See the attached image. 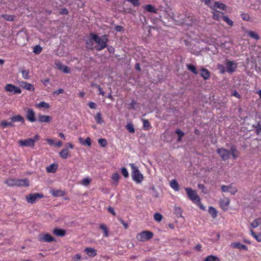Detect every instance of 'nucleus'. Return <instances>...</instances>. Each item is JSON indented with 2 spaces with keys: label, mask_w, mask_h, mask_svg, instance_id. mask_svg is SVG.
I'll return each mask as SVG.
<instances>
[{
  "label": "nucleus",
  "mask_w": 261,
  "mask_h": 261,
  "mask_svg": "<svg viewBox=\"0 0 261 261\" xmlns=\"http://www.w3.org/2000/svg\"><path fill=\"white\" fill-rule=\"evenodd\" d=\"M92 37L94 41L97 44V46L95 47L96 50L100 51L107 47L108 40L106 36L99 37L96 34H92Z\"/></svg>",
  "instance_id": "nucleus-1"
},
{
  "label": "nucleus",
  "mask_w": 261,
  "mask_h": 261,
  "mask_svg": "<svg viewBox=\"0 0 261 261\" xmlns=\"http://www.w3.org/2000/svg\"><path fill=\"white\" fill-rule=\"evenodd\" d=\"M129 166L132 169L133 179L137 184L141 183L144 179L143 174L140 172L138 168L134 164H129Z\"/></svg>",
  "instance_id": "nucleus-2"
},
{
  "label": "nucleus",
  "mask_w": 261,
  "mask_h": 261,
  "mask_svg": "<svg viewBox=\"0 0 261 261\" xmlns=\"http://www.w3.org/2000/svg\"><path fill=\"white\" fill-rule=\"evenodd\" d=\"M5 183L10 187H28L29 185V181L27 179L9 178L5 181Z\"/></svg>",
  "instance_id": "nucleus-3"
},
{
  "label": "nucleus",
  "mask_w": 261,
  "mask_h": 261,
  "mask_svg": "<svg viewBox=\"0 0 261 261\" xmlns=\"http://www.w3.org/2000/svg\"><path fill=\"white\" fill-rule=\"evenodd\" d=\"M39 139V136L36 135L33 138H28L25 140H19L18 143L20 146L22 147H34L35 143Z\"/></svg>",
  "instance_id": "nucleus-4"
},
{
  "label": "nucleus",
  "mask_w": 261,
  "mask_h": 261,
  "mask_svg": "<svg viewBox=\"0 0 261 261\" xmlns=\"http://www.w3.org/2000/svg\"><path fill=\"white\" fill-rule=\"evenodd\" d=\"M153 236V234L150 231H143L137 235L136 238L140 242H145L149 240Z\"/></svg>",
  "instance_id": "nucleus-5"
},
{
  "label": "nucleus",
  "mask_w": 261,
  "mask_h": 261,
  "mask_svg": "<svg viewBox=\"0 0 261 261\" xmlns=\"http://www.w3.org/2000/svg\"><path fill=\"white\" fill-rule=\"evenodd\" d=\"M185 190L188 195V198L194 203L199 202L200 198L197 195L196 192L191 188H186Z\"/></svg>",
  "instance_id": "nucleus-6"
},
{
  "label": "nucleus",
  "mask_w": 261,
  "mask_h": 261,
  "mask_svg": "<svg viewBox=\"0 0 261 261\" xmlns=\"http://www.w3.org/2000/svg\"><path fill=\"white\" fill-rule=\"evenodd\" d=\"M44 195L41 193H31L25 196L27 201L31 204H34L39 199L42 198Z\"/></svg>",
  "instance_id": "nucleus-7"
},
{
  "label": "nucleus",
  "mask_w": 261,
  "mask_h": 261,
  "mask_svg": "<svg viewBox=\"0 0 261 261\" xmlns=\"http://www.w3.org/2000/svg\"><path fill=\"white\" fill-rule=\"evenodd\" d=\"M226 70L229 73L234 72L237 68V63L228 60L225 61Z\"/></svg>",
  "instance_id": "nucleus-8"
},
{
  "label": "nucleus",
  "mask_w": 261,
  "mask_h": 261,
  "mask_svg": "<svg viewBox=\"0 0 261 261\" xmlns=\"http://www.w3.org/2000/svg\"><path fill=\"white\" fill-rule=\"evenodd\" d=\"M217 152L219 154L223 161H226L230 158V151L225 148H219L217 149Z\"/></svg>",
  "instance_id": "nucleus-9"
},
{
  "label": "nucleus",
  "mask_w": 261,
  "mask_h": 261,
  "mask_svg": "<svg viewBox=\"0 0 261 261\" xmlns=\"http://www.w3.org/2000/svg\"><path fill=\"white\" fill-rule=\"evenodd\" d=\"M5 90L13 94H20L21 92V90L19 88L10 84L6 85Z\"/></svg>",
  "instance_id": "nucleus-10"
},
{
  "label": "nucleus",
  "mask_w": 261,
  "mask_h": 261,
  "mask_svg": "<svg viewBox=\"0 0 261 261\" xmlns=\"http://www.w3.org/2000/svg\"><path fill=\"white\" fill-rule=\"evenodd\" d=\"M25 117L27 120L31 122H34L36 121L35 112L32 109H27Z\"/></svg>",
  "instance_id": "nucleus-11"
},
{
  "label": "nucleus",
  "mask_w": 261,
  "mask_h": 261,
  "mask_svg": "<svg viewBox=\"0 0 261 261\" xmlns=\"http://www.w3.org/2000/svg\"><path fill=\"white\" fill-rule=\"evenodd\" d=\"M39 241L44 242H51L55 241V239L49 234L45 233L40 234L39 237Z\"/></svg>",
  "instance_id": "nucleus-12"
},
{
  "label": "nucleus",
  "mask_w": 261,
  "mask_h": 261,
  "mask_svg": "<svg viewBox=\"0 0 261 261\" xmlns=\"http://www.w3.org/2000/svg\"><path fill=\"white\" fill-rule=\"evenodd\" d=\"M38 120L40 123H48L52 120V117L49 116L39 114L38 116Z\"/></svg>",
  "instance_id": "nucleus-13"
},
{
  "label": "nucleus",
  "mask_w": 261,
  "mask_h": 261,
  "mask_svg": "<svg viewBox=\"0 0 261 261\" xmlns=\"http://www.w3.org/2000/svg\"><path fill=\"white\" fill-rule=\"evenodd\" d=\"M10 120L12 121L13 123H14V122H19L22 124H24L25 122L24 117L20 115L12 116L10 118Z\"/></svg>",
  "instance_id": "nucleus-14"
},
{
  "label": "nucleus",
  "mask_w": 261,
  "mask_h": 261,
  "mask_svg": "<svg viewBox=\"0 0 261 261\" xmlns=\"http://www.w3.org/2000/svg\"><path fill=\"white\" fill-rule=\"evenodd\" d=\"M230 246L232 248L239 249L240 250H248V247L246 245H243L240 242H233L231 244Z\"/></svg>",
  "instance_id": "nucleus-15"
},
{
  "label": "nucleus",
  "mask_w": 261,
  "mask_h": 261,
  "mask_svg": "<svg viewBox=\"0 0 261 261\" xmlns=\"http://www.w3.org/2000/svg\"><path fill=\"white\" fill-rule=\"evenodd\" d=\"M213 10H216V9H220L222 10H226V6L225 4L220 3L219 2H215L213 4L212 8Z\"/></svg>",
  "instance_id": "nucleus-16"
},
{
  "label": "nucleus",
  "mask_w": 261,
  "mask_h": 261,
  "mask_svg": "<svg viewBox=\"0 0 261 261\" xmlns=\"http://www.w3.org/2000/svg\"><path fill=\"white\" fill-rule=\"evenodd\" d=\"M21 86L24 89L30 91H34L35 90V88L33 85L25 82H22L21 83Z\"/></svg>",
  "instance_id": "nucleus-17"
},
{
  "label": "nucleus",
  "mask_w": 261,
  "mask_h": 261,
  "mask_svg": "<svg viewBox=\"0 0 261 261\" xmlns=\"http://www.w3.org/2000/svg\"><path fill=\"white\" fill-rule=\"evenodd\" d=\"M92 33H91L90 34L89 38L86 40V43L87 48L91 50H93L94 47L93 46L94 40L92 39Z\"/></svg>",
  "instance_id": "nucleus-18"
},
{
  "label": "nucleus",
  "mask_w": 261,
  "mask_h": 261,
  "mask_svg": "<svg viewBox=\"0 0 261 261\" xmlns=\"http://www.w3.org/2000/svg\"><path fill=\"white\" fill-rule=\"evenodd\" d=\"M60 156L63 159H66L69 157H70V154H69V152L67 148L63 149L59 153Z\"/></svg>",
  "instance_id": "nucleus-19"
},
{
  "label": "nucleus",
  "mask_w": 261,
  "mask_h": 261,
  "mask_svg": "<svg viewBox=\"0 0 261 261\" xmlns=\"http://www.w3.org/2000/svg\"><path fill=\"white\" fill-rule=\"evenodd\" d=\"M144 10L148 12H151L153 13H157V9L154 8V6H153L151 5H146L144 6L143 7Z\"/></svg>",
  "instance_id": "nucleus-20"
},
{
  "label": "nucleus",
  "mask_w": 261,
  "mask_h": 261,
  "mask_svg": "<svg viewBox=\"0 0 261 261\" xmlns=\"http://www.w3.org/2000/svg\"><path fill=\"white\" fill-rule=\"evenodd\" d=\"M85 251L88 256L91 257H94L96 255V250L92 248H86Z\"/></svg>",
  "instance_id": "nucleus-21"
},
{
  "label": "nucleus",
  "mask_w": 261,
  "mask_h": 261,
  "mask_svg": "<svg viewBox=\"0 0 261 261\" xmlns=\"http://www.w3.org/2000/svg\"><path fill=\"white\" fill-rule=\"evenodd\" d=\"M58 168V165L56 164H52L46 168V171L48 173H54Z\"/></svg>",
  "instance_id": "nucleus-22"
},
{
  "label": "nucleus",
  "mask_w": 261,
  "mask_h": 261,
  "mask_svg": "<svg viewBox=\"0 0 261 261\" xmlns=\"http://www.w3.org/2000/svg\"><path fill=\"white\" fill-rule=\"evenodd\" d=\"M53 232L54 234L58 237H63L66 234V231L65 230L59 228L54 229Z\"/></svg>",
  "instance_id": "nucleus-23"
},
{
  "label": "nucleus",
  "mask_w": 261,
  "mask_h": 261,
  "mask_svg": "<svg viewBox=\"0 0 261 261\" xmlns=\"http://www.w3.org/2000/svg\"><path fill=\"white\" fill-rule=\"evenodd\" d=\"M200 75L204 79V80H207L210 77V73L207 69L202 68L201 69Z\"/></svg>",
  "instance_id": "nucleus-24"
},
{
  "label": "nucleus",
  "mask_w": 261,
  "mask_h": 261,
  "mask_svg": "<svg viewBox=\"0 0 261 261\" xmlns=\"http://www.w3.org/2000/svg\"><path fill=\"white\" fill-rule=\"evenodd\" d=\"M203 261H221V260L219 257L216 255H210L205 257Z\"/></svg>",
  "instance_id": "nucleus-25"
},
{
  "label": "nucleus",
  "mask_w": 261,
  "mask_h": 261,
  "mask_svg": "<svg viewBox=\"0 0 261 261\" xmlns=\"http://www.w3.org/2000/svg\"><path fill=\"white\" fill-rule=\"evenodd\" d=\"M1 126L3 128H6L7 127H14L15 126L14 124L13 123L11 120L10 122H8L6 120H3L1 122Z\"/></svg>",
  "instance_id": "nucleus-26"
},
{
  "label": "nucleus",
  "mask_w": 261,
  "mask_h": 261,
  "mask_svg": "<svg viewBox=\"0 0 261 261\" xmlns=\"http://www.w3.org/2000/svg\"><path fill=\"white\" fill-rule=\"evenodd\" d=\"M170 186L175 191H178L179 190L178 184L175 179H173L170 181Z\"/></svg>",
  "instance_id": "nucleus-27"
},
{
  "label": "nucleus",
  "mask_w": 261,
  "mask_h": 261,
  "mask_svg": "<svg viewBox=\"0 0 261 261\" xmlns=\"http://www.w3.org/2000/svg\"><path fill=\"white\" fill-rule=\"evenodd\" d=\"M230 201L228 199H226L223 200H221L220 206L223 210H227L228 205H229Z\"/></svg>",
  "instance_id": "nucleus-28"
},
{
  "label": "nucleus",
  "mask_w": 261,
  "mask_h": 261,
  "mask_svg": "<svg viewBox=\"0 0 261 261\" xmlns=\"http://www.w3.org/2000/svg\"><path fill=\"white\" fill-rule=\"evenodd\" d=\"M208 213L212 216L213 218H216L217 216V211L213 206H210L208 208Z\"/></svg>",
  "instance_id": "nucleus-29"
},
{
  "label": "nucleus",
  "mask_w": 261,
  "mask_h": 261,
  "mask_svg": "<svg viewBox=\"0 0 261 261\" xmlns=\"http://www.w3.org/2000/svg\"><path fill=\"white\" fill-rule=\"evenodd\" d=\"M187 69L193 73L194 74H198V70L196 69V67L192 64H187Z\"/></svg>",
  "instance_id": "nucleus-30"
},
{
  "label": "nucleus",
  "mask_w": 261,
  "mask_h": 261,
  "mask_svg": "<svg viewBox=\"0 0 261 261\" xmlns=\"http://www.w3.org/2000/svg\"><path fill=\"white\" fill-rule=\"evenodd\" d=\"M247 34L252 38L255 39L256 40L259 39L258 35L253 31H249L247 32Z\"/></svg>",
  "instance_id": "nucleus-31"
},
{
  "label": "nucleus",
  "mask_w": 261,
  "mask_h": 261,
  "mask_svg": "<svg viewBox=\"0 0 261 261\" xmlns=\"http://www.w3.org/2000/svg\"><path fill=\"white\" fill-rule=\"evenodd\" d=\"M261 224V219L257 218L255 219L251 224L253 228H256Z\"/></svg>",
  "instance_id": "nucleus-32"
},
{
  "label": "nucleus",
  "mask_w": 261,
  "mask_h": 261,
  "mask_svg": "<svg viewBox=\"0 0 261 261\" xmlns=\"http://www.w3.org/2000/svg\"><path fill=\"white\" fill-rule=\"evenodd\" d=\"M143 123V127L145 130H148L150 127V124L149 121L147 119H142Z\"/></svg>",
  "instance_id": "nucleus-33"
},
{
  "label": "nucleus",
  "mask_w": 261,
  "mask_h": 261,
  "mask_svg": "<svg viewBox=\"0 0 261 261\" xmlns=\"http://www.w3.org/2000/svg\"><path fill=\"white\" fill-rule=\"evenodd\" d=\"M251 235L258 242H261V233L256 234L252 230H250Z\"/></svg>",
  "instance_id": "nucleus-34"
},
{
  "label": "nucleus",
  "mask_w": 261,
  "mask_h": 261,
  "mask_svg": "<svg viewBox=\"0 0 261 261\" xmlns=\"http://www.w3.org/2000/svg\"><path fill=\"white\" fill-rule=\"evenodd\" d=\"M36 107L40 108H43L45 109H48L49 108V105L48 103L46 102L42 101L39 103H37L36 105Z\"/></svg>",
  "instance_id": "nucleus-35"
},
{
  "label": "nucleus",
  "mask_w": 261,
  "mask_h": 261,
  "mask_svg": "<svg viewBox=\"0 0 261 261\" xmlns=\"http://www.w3.org/2000/svg\"><path fill=\"white\" fill-rule=\"evenodd\" d=\"M99 227L103 231L104 236L106 237H108L109 230H108L107 226L105 224H102L100 225Z\"/></svg>",
  "instance_id": "nucleus-36"
},
{
  "label": "nucleus",
  "mask_w": 261,
  "mask_h": 261,
  "mask_svg": "<svg viewBox=\"0 0 261 261\" xmlns=\"http://www.w3.org/2000/svg\"><path fill=\"white\" fill-rule=\"evenodd\" d=\"M1 17L3 18L5 20L9 21H12L14 20V16L12 15L2 14Z\"/></svg>",
  "instance_id": "nucleus-37"
},
{
  "label": "nucleus",
  "mask_w": 261,
  "mask_h": 261,
  "mask_svg": "<svg viewBox=\"0 0 261 261\" xmlns=\"http://www.w3.org/2000/svg\"><path fill=\"white\" fill-rule=\"evenodd\" d=\"M230 154L232 155L233 159H236L237 157V154H236V152L237 151V148L235 146H231L230 147Z\"/></svg>",
  "instance_id": "nucleus-38"
},
{
  "label": "nucleus",
  "mask_w": 261,
  "mask_h": 261,
  "mask_svg": "<svg viewBox=\"0 0 261 261\" xmlns=\"http://www.w3.org/2000/svg\"><path fill=\"white\" fill-rule=\"evenodd\" d=\"M175 214L178 217H182V211L180 207H175Z\"/></svg>",
  "instance_id": "nucleus-39"
},
{
  "label": "nucleus",
  "mask_w": 261,
  "mask_h": 261,
  "mask_svg": "<svg viewBox=\"0 0 261 261\" xmlns=\"http://www.w3.org/2000/svg\"><path fill=\"white\" fill-rule=\"evenodd\" d=\"M223 20L230 27L233 25V22L231 20H230L226 15L223 16Z\"/></svg>",
  "instance_id": "nucleus-40"
},
{
  "label": "nucleus",
  "mask_w": 261,
  "mask_h": 261,
  "mask_svg": "<svg viewBox=\"0 0 261 261\" xmlns=\"http://www.w3.org/2000/svg\"><path fill=\"white\" fill-rule=\"evenodd\" d=\"M95 119L97 123L101 124L103 122L101 115L100 113H97L96 114Z\"/></svg>",
  "instance_id": "nucleus-41"
},
{
  "label": "nucleus",
  "mask_w": 261,
  "mask_h": 261,
  "mask_svg": "<svg viewBox=\"0 0 261 261\" xmlns=\"http://www.w3.org/2000/svg\"><path fill=\"white\" fill-rule=\"evenodd\" d=\"M42 47L40 45H37L34 47L33 52L35 54H39L42 51Z\"/></svg>",
  "instance_id": "nucleus-42"
},
{
  "label": "nucleus",
  "mask_w": 261,
  "mask_h": 261,
  "mask_svg": "<svg viewBox=\"0 0 261 261\" xmlns=\"http://www.w3.org/2000/svg\"><path fill=\"white\" fill-rule=\"evenodd\" d=\"M217 68L222 74L224 73L226 71L225 66L222 64H218L217 65Z\"/></svg>",
  "instance_id": "nucleus-43"
},
{
  "label": "nucleus",
  "mask_w": 261,
  "mask_h": 261,
  "mask_svg": "<svg viewBox=\"0 0 261 261\" xmlns=\"http://www.w3.org/2000/svg\"><path fill=\"white\" fill-rule=\"evenodd\" d=\"M22 76L25 80L29 79L30 78L29 71L27 70H21Z\"/></svg>",
  "instance_id": "nucleus-44"
},
{
  "label": "nucleus",
  "mask_w": 261,
  "mask_h": 261,
  "mask_svg": "<svg viewBox=\"0 0 261 261\" xmlns=\"http://www.w3.org/2000/svg\"><path fill=\"white\" fill-rule=\"evenodd\" d=\"M119 174L118 173H115L112 175V179L113 181L116 184L119 181Z\"/></svg>",
  "instance_id": "nucleus-45"
},
{
  "label": "nucleus",
  "mask_w": 261,
  "mask_h": 261,
  "mask_svg": "<svg viewBox=\"0 0 261 261\" xmlns=\"http://www.w3.org/2000/svg\"><path fill=\"white\" fill-rule=\"evenodd\" d=\"M98 142L99 144L102 147H106L107 144V140L103 138H100L98 139Z\"/></svg>",
  "instance_id": "nucleus-46"
},
{
  "label": "nucleus",
  "mask_w": 261,
  "mask_h": 261,
  "mask_svg": "<svg viewBox=\"0 0 261 261\" xmlns=\"http://www.w3.org/2000/svg\"><path fill=\"white\" fill-rule=\"evenodd\" d=\"M220 14H223V13L218 11H216L215 12H213V18L215 20H219L220 18Z\"/></svg>",
  "instance_id": "nucleus-47"
},
{
  "label": "nucleus",
  "mask_w": 261,
  "mask_h": 261,
  "mask_svg": "<svg viewBox=\"0 0 261 261\" xmlns=\"http://www.w3.org/2000/svg\"><path fill=\"white\" fill-rule=\"evenodd\" d=\"M242 19L245 21H248L250 20V17L248 14L242 13L241 14Z\"/></svg>",
  "instance_id": "nucleus-48"
},
{
  "label": "nucleus",
  "mask_w": 261,
  "mask_h": 261,
  "mask_svg": "<svg viewBox=\"0 0 261 261\" xmlns=\"http://www.w3.org/2000/svg\"><path fill=\"white\" fill-rule=\"evenodd\" d=\"M163 218L162 215L158 213H155L154 215V219L155 220H156L158 222H160Z\"/></svg>",
  "instance_id": "nucleus-49"
},
{
  "label": "nucleus",
  "mask_w": 261,
  "mask_h": 261,
  "mask_svg": "<svg viewBox=\"0 0 261 261\" xmlns=\"http://www.w3.org/2000/svg\"><path fill=\"white\" fill-rule=\"evenodd\" d=\"M56 67L60 70L62 71L65 65H63L60 62H57L55 63Z\"/></svg>",
  "instance_id": "nucleus-50"
},
{
  "label": "nucleus",
  "mask_w": 261,
  "mask_h": 261,
  "mask_svg": "<svg viewBox=\"0 0 261 261\" xmlns=\"http://www.w3.org/2000/svg\"><path fill=\"white\" fill-rule=\"evenodd\" d=\"M126 128L130 133H133L135 132V128L134 127L133 124H128L126 125Z\"/></svg>",
  "instance_id": "nucleus-51"
},
{
  "label": "nucleus",
  "mask_w": 261,
  "mask_h": 261,
  "mask_svg": "<svg viewBox=\"0 0 261 261\" xmlns=\"http://www.w3.org/2000/svg\"><path fill=\"white\" fill-rule=\"evenodd\" d=\"M130 2L134 6H139L140 5L139 0H126Z\"/></svg>",
  "instance_id": "nucleus-52"
},
{
  "label": "nucleus",
  "mask_w": 261,
  "mask_h": 261,
  "mask_svg": "<svg viewBox=\"0 0 261 261\" xmlns=\"http://www.w3.org/2000/svg\"><path fill=\"white\" fill-rule=\"evenodd\" d=\"M237 192L238 189H237V188L232 187L231 185L230 186L229 192H230L231 195H234Z\"/></svg>",
  "instance_id": "nucleus-53"
},
{
  "label": "nucleus",
  "mask_w": 261,
  "mask_h": 261,
  "mask_svg": "<svg viewBox=\"0 0 261 261\" xmlns=\"http://www.w3.org/2000/svg\"><path fill=\"white\" fill-rule=\"evenodd\" d=\"M90 181L91 180L88 177H86L82 179V184L84 186H87L90 184Z\"/></svg>",
  "instance_id": "nucleus-54"
},
{
  "label": "nucleus",
  "mask_w": 261,
  "mask_h": 261,
  "mask_svg": "<svg viewBox=\"0 0 261 261\" xmlns=\"http://www.w3.org/2000/svg\"><path fill=\"white\" fill-rule=\"evenodd\" d=\"M202 2H204V4L208 6L211 9L212 8L213 4H212V0H201Z\"/></svg>",
  "instance_id": "nucleus-55"
},
{
  "label": "nucleus",
  "mask_w": 261,
  "mask_h": 261,
  "mask_svg": "<svg viewBox=\"0 0 261 261\" xmlns=\"http://www.w3.org/2000/svg\"><path fill=\"white\" fill-rule=\"evenodd\" d=\"M230 188V186H227L225 185H222L221 186V189L222 192H229Z\"/></svg>",
  "instance_id": "nucleus-56"
},
{
  "label": "nucleus",
  "mask_w": 261,
  "mask_h": 261,
  "mask_svg": "<svg viewBox=\"0 0 261 261\" xmlns=\"http://www.w3.org/2000/svg\"><path fill=\"white\" fill-rule=\"evenodd\" d=\"M121 173L125 177H127L128 176V171L125 167L121 168Z\"/></svg>",
  "instance_id": "nucleus-57"
},
{
  "label": "nucleus",
  "mask_w": 261,
  "mask_h": 261,
  "mask_svg": "<svg viewBox=\"0 0 261 261\" xmlns=\"http://www.w3.org/2000/svg\"><path fill=\"white\" fill-rule=\"evenodd\" d=\"M82 143L84 145H87L88 146H90L91 145V140L90 138H87L84 141V142Z\"/></svg>",
  "instance_id": "nucleus-58"
},
{
  "label": "nucleus",
  "mask_w": 261,
  "mask_h": 261,
  "mask_svg": "<svg viewBox=\"0 0 261 261\" xmlns=\"http://www.w3.org/2000/svg\"><path fill=\"white\" fill-rule=\"evenodd\" d=\"M175 133L179 137H182L185 135V133L179 129H177L175 131Z\"/></svg>",
  "instance_id": "nucleus-59"
},
{
  "label": "nucleus",
  "mask_w": 261,
  "mask_h": 261,
  "mask_svg": "<svg viewBox=\"0 0 261 261\" xmlns=\"http://www.w3.org/2000/svg\"><path fill=\"white\" fill-rule=\"evenodd\" d=\"M88 106L91 109H95L96 108V104L93 102H89Z\"/></svg>",
  "instance_id": "nucleus-60"
},
{
  "label": "nucleus",
  "mask_w": 261,
  "mask_h": 261,
  "mask_svg": "<svg viewBox=\"0 0 261 261\" xmlns=\"http://www.w3.org/2000/svg\"><path fill=\"white\" fill-rule=\"evenodd\" d=\"M197 205L199 206L200 209L205 211V207L201 203L200 201L198 202L195 203Z\"/></svg>",
  "instance_id": "nucleus-61"
},
{
  "label": "nucleus",
  "mask_w": 261,
  "mask_h": 261,
  "mask_svg": "<svg viewBox=\"0 0 261 261\" xmlns=\"http://www.w3.org/2000/svg\"><path fill=\"white\" fill-rule=\"evenodd\" d=\"M70 68L67 66H65L62 71L64 72V73H68L70 72Z\"/></svg>",
  "instance_id": "nucleus-62"
},
{
  "label": "nucleus",
  "mask_w": 261,
  "mask_h": 261,
  "mask_svg": "<svg viewBox=\"0 0 261 261\" xmlns=\"http://www.w3.org/2000/svg\"><path fill=\"white\" fill-rule=\"evenodd\" d=\"M98 90V91H99V94H100L102 96H104L105 95V92L103 91V89L101 87H100V86L99 87H98L97 88Z\"/></svg>",
  "instance_id": "nucleus-63"
},
{
  "label": "nucleus",
  "mask_w": 261,
  "mask_h": 261,
  "mask_svg": "<svg viewBox=\"0 0 261 261\" xmlns=\"http://www.w3.org/2000/svg\"><path fill=\"white\" fill-rule=\"evenodd\" d=\"M64 92V90L63 89H59L58 90L55 91L54 93L55 94H59L61 93H63Z\"/></svg>",
  "instance_id": "nucleus-64"
}]
</instances>
